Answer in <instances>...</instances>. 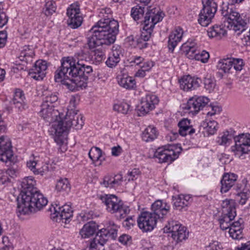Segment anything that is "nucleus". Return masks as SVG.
<instances>
[{
    "label": "nucleus",
    "instance_id": "obj_51",
    "mask_svg": "<svg viewBox=\"0 0 250 250\" xmlns=\"http://www.w3.org/2000/svg\"><path fill=\"white\" fill-rule=\"evenodd\" d=\"M39 158L37 157L30 158L26 163L27 167L35 174L37 167L40 166Z\"/></svg>",
    "mask_w": 250,
    "mask_h": 250
},
{
    "label": "nucleus",
    "instance_id": "obj_59",
    "mask_svg": "<svg viewBox=\"0 0 250 250\" xmlns=\"http://www.w3.org/2000/svg\"><path fill=\"white\" fill-rule=\"evenodd\" d=\"M206 126L205 127L208 128V131L210 133H214V131L216 130L217 123L214 121H209L208 122L207 119H206Z\"/></svg>",
    "mask_w": 250,
    "mask_h": 250
},
{
    "label": "nucleus",
    "instance_id": "obj_39",
    "mask_svg": "<svg viewBox=\"0 0 250 250\" xmlns=\"http://www.w3.org/2000/svg\"><path fill=\"white\" fill-rule=\"evenodd\" d=\"M121 180V175H116L114 177L107 175L104 178L101 185L106 188H113L118 186L120 184Z\"/></svg>",
    "mask_w": 250,
    "mask_h": 250
},
{
    "label": "nucleus",
    "instance_id": "obj_19",
    "mask_svg": "<svg viewBox=\"0 0 250 250\" xmlns=\"http://www.w3.org/2000/svg\"><path fill=\"white\" fill-rule=\"evenodd\" d=\"M201 82L202 81L199 78L192 77L189 75L184 76L179 80L181 89L186 91L196 89L200 87Z\"/></svg>",
    "mask_w": 250,
    "mask_h": 250
},
{
    "label": "nucleus",
    "instance_id": "obj_58",
    "mask_svg": "<svg viewBox=\"0 0 250 250\" xmlns=\"http://www.w3.org/2000/svg\"><path fill=\"white\" fill-rule=\"evenodd\" d=\"M140 174V171L138 169L134 168L131 171H128L127 177L128 181H133L137 179Z\"/></svg>",
    "mask_w": 250,
    "mask_h": 250
},
{
    "label": "nucleus",
    "instance_id": "obj_25",
    "mask_svg": "<svg viewBox=\"0 0 250 250\" xmlns=\"http://www.w3.org/2000/svg\"><path fill=\"white\" fill-rule=\"evenodd\" d=\"M238 176L233 173H225L222 177L220 181V191L222 193H225L229 191L235 185Z\"/></svg>",
    "mask_w": 250,
    "mask_h": 250
},
{
    "label": "nucleus",
    "instance_id": "obj_17",
    "mask_svg": "<svg viewBox=\"0 0 250 250\" xmlns=\"http://www.w3.org/2000/svg\"><path fill=\"white\" fill-rule=\"evenodd\" d=\"M209 102V99L205 96H194L189 99L184 107L189 113H197Z\"/></svg>",
    "mask_w": 250,
    "mask_h": 250
},
{
    "label": "nucleus",
    "instance_id": "obj_20",
    "mask_svg": "<svg viewBox=\"0 0 250 250\" xmlns=\"http://www.w3.org/2000/svg\"><path fill=\"white\" fill-rule=\"evenodd\" d=\"M47 68V63L46 61L38 60L30 69L29 74L31 78L35 80H42L46 75Z\"/></svg>",
    "mask_w": 250,
    "mask_h": 250
},
{
    "label": "nucleus",
    "instance_id": "obj_31",
    "mask_svg": "<svg viewBox=\"0 0 250 250\" xmlns=\"http://www.w3.org/2000/svg\"><path fill=\"white\" fill-rule=\"evenodd\" d=\"M78 110L76 109V100L75 97L72 96L70 99L69 105L67 107V111L64 115L66 119L75 120L78 118V120L83 119L81 115L78 114Z\"/></svg>",
    "mask_w": 250,
    "mask_h": 250
},
{
    "label": "nucleus",
    "instance_id": "obj_42",
    "mask_svg": "<svg viewBox=\"0 0 250 250\" xmlns=\"http://www.w3.org/2000/svg\"><path fill=\"white\" fill-rule=\"evenodd\" d=\"M223 213H231L236 212L235 202L234 200L226 199L221 203Z\"/></svg>",
    "mask_w": 250,
    "mask_h": 250
},
{
    "label": "nucleus",
    "instance_id": "obj_36",
    "mask_svg": "<svg viewBox=\"0 0 250 250\" xmlns=\"http://www.w3.org/2000/svg\"><path fill=\"white\" fill-rule=\"evenodd\" d=\"M25 96L23 92L20 89H16L14 92L13 97L11 101V104L20 110H22L25 105Z\"/></svg>",
    "mask_w": 250,
    "mask_h": 250
},
{
    "label": "nucleus",
    "instance_id": "obj_7",
    "mask_svg": "<svg viewBox=\"0 0 250 250\" xmlns=\"http://www.w3.org/2000/svg\"><path fill=\"white\" fill-rule=\"evenodd\" d=\"M118 227L113 222L106 229H100L95 238L84 248V250H104L103 247L108 240L115 239L117 236Z\"/></svg>",
    "mask_w": 250,
    "mask_h": 250
},
{
    "label": "nucleus",
    "instance_id": "obj_43",
    "mask_svg": "<svg viewBox=\"0 0 250 250\" xmlns=\"http://www.w3.org/2000/svg\"><path fill=\"white\" fill-rule=\"evenodd\" d=\"M230 58L220 60L217 63V68L225 73H230L232 69V63Z\"/></svg>",
    "mask_w": 250,
    "mask_h": 250
},
{
    "label": "nucleus",
    "instance_id": "obj_30",
    "mask_svg": "<svg viewBox=\"0 0 250 250\" xmlns=\"http://www.w3.org/2000/svg\"><path fill=\"white\" fill-rule=\"evenodd\" d=\"M216 10L203 7L199 15L198 22L203 26H207L210 23Z\"/></svg>",
    "mask_w": 250,
    "mask_h": 250
},
{
    "label": "nucleus",
    "instance_id": "obj_32",
    "mask_svg": "<svg viewBox=\"0 0 250 250\" xmlns=\"http://www.w3.org/2000/svg\"><path fill=\"white\" fill-rule=\"evenodd\" d=\"M53 209L56 216H59L62 220L67 221L73 216V210L69 205L65 204L62 207L57 206Z\"/></svg>",
    "mask_w": 250,
    "mask_h": 250
},
{
    "label": "nucleus",
    "instance_id": "obj_9",
    "mask_svg": "<svg viewBox=\"0 0 250 250\" xmlns=\"http://www.w3.org/2000/svg\"><path fill=\"white\" fill-rule=\"evenodd\" d=\"M182 53L188 58L206 63L209 58L208 52L205 50L200 51L199 45L195 41H188L181 47Z\"/></svg>",
    "mask_w": 250,
    "mask_h": 250
},
{
    "label": "nucleus",
    "instance_id": "obj_12",
    "mask_svg": "<svg viewBox=\"0 0 250 250\" xmlns=\"http://www.w3.org/2000/svg\"><path fill=\"white\" fill-rule=\"evenodd\" d=\"M163 229L165 233H171V237L177 242L186 239L188 234L186 228L177 221H169Z\"/></svg>",
    "mask_w": 250,
    "mask_h": 250
},
{
    "label": "nucleus",
    "instance_id": "obj_15",
    "mask_svg": "<svg viewBox=\"0 0 250 250\" xmlns=\"http://www.w3.org/2000/svg\"><path fill=\"white\" fill-rule=\"evenodd\" d=\"M130 63L131 66H138L139 69L136 72L135 76L138 78H144L146 75V72L151 70L154 66V62L145 60L140 56H133L130 59Z\"/></svg>",
    "mask_w": 250,
    "mask_h": 250
},
{
    "label": "nucleus",
    "instance_id": "obj_6",
    "mask_svg": "<svg viewBox=\"0 0 250 250\" xmlns=\"http://www.w3.org/2000/svg\"><path fill=\"white\" fill-rule=\"evenodd\" d=\"M100 199L105 206L106 210L111 213H115L119 219L125 218L130 212L129 207L114 195L105 194L101 196Z\"/></svg>",
    "mask_w": 250,
    "mask_h": 250
},
{
    "label": "nucleus",
    "instance_id": "obj_48",
    "mask_svg": "<svg viewBox=\"0 0 250 250\" xmlns=\"http://www.w3.org/2000/svg\"><path fill=\"white\" fill-rule=\"evenodd\" d=\"M145 8L137 5L132 8L130 15L134 21H137L144 16Z\"/></svg>",
    "mask_w": 250,
    "mask_h": 250
},
{
    "label": "nucleus",
    "instance_id": "obj_16",
    "mask_svg": "<svg viewBox=\"0 0 250 250\" xmlns=\"http://www.w3.org/2000/svg\"><path fill=\"white\" fill-rule=\"evenodd\" d=\"M158 97L153 94H146L141 99L138 110L142 114H145L153 110L159 103Z\"/></svg>",
    "mask_w": 250,
    "mask_h": 250
},
{
    "label": "nucleus",
    "instance_id": "obj_29",
    "mask_svg": "<svg viewBox=\"0 0 250 250\" xmlns=\"http://www.w3.org/2000/svg\"><path fill=\"white\" fill-rule=\"evenodd\" d=\"M36 185V181L32 176L24 177L21 183V194L29 195L28 192L33 193L35 190H37L35 188Z\"/></svg>",
    "mask_w": 250,
    "mask_h": 250
},
{
    "label": "nucleus",
    "instance_id": "obj_50",
    "mask_svg": "<svg viewBox=\"0 0 250 250\" xmlns=\"http://www.w3.org/2000/svg\"><path fill=\"white\" fill-rule=\"evenodd\" d=\"M130 109V105L125 102L116 104L113 106V110L123 114H126Z\"/></svg>",
    "mask_w": 250,
    "mask_h": 250
},
{
    "label": "nucleus",
    "instance_id": "obj_14",
    "mask_svg": "<svg viewBox=\"0 0 250 250\" xmlns=\"http://www.w3.org/2000/svg\"><path fill=\"white\" fill-rule=\"evenodd\" d=\"M157 219L150 211H142L137 218L138 227L143 232L152 231L156 226Z\"/></svg>",
    "mask_w": 250,
    "mask_h": 250
},
{
    "label": "nucleus",
    "instance_id": "obj_54",
    "mask_svg": "<svg viewBox=\"0 0 250 250\" xmlns=\"http://www.w3.org/2000/svg\"><path fill=\"white\" fill-rule=\"evenodd\" d=\"M233 68L236 71H240L244 66V62L242 59L238 58H230Z\"/></svg>",
    "mask_w": 250,
    "mask_h": 250
},
{
    "label": "nucleus",
    "instance_id": "obj_35",
    "mask_svg": "<svg viewBox=\"0 0 250 250\" xmlns=\"http://www.w3.org/2000/svg\"><path fill=\"white\" fill-rule=\"evenodd\" d=\"M179 133L182 136L187 134H192L195 132V129L192 127L190 121L187 118L183 119L179 123Z\"/></svg>",
    "mask_w": 250,
    "mask_h": 250
},
{
    "label": "nucleus",
    "instance_id": "obj_4",
    "mask_svg": "<svg viewBox=\"0 0 250 250\" xmlns=\"http://www.w3.org/2000/svg\"><path fill=\"white\" fill-rule=\"evenodd\" d=\"M50 123H52L51 127L49 131L51 134L54 136L55 142L58 145L60 146L59 149L63 152L66 150L65 146L64 145L65 141L67 139V136L69 132V130L71 127H73L76 129H81L83 125L84 122L83 120H78V118L75 120L66 119L64 114L62 116V118H59V116L57 119H54Z\"/></svg>",
    "mask_w": 250,
    "mask_h": 250
},
{
    "label": "nucleus",
    "instance_id": "obj_47",
    "mask_svg": "<svg viewBox=\"0 0 250 250\" xmlns=\"http://www.w3.org/2000/svg\"><path fill=\"white\" fill-rule=\"evenodd\" d=\"M34 55L33 50L29 46H24L19 57L21 61H28Z\"/></svg>",
    "mask_w": 250,
    "mask_h": 250
},
{
    "label": "nucleus",
    "instance_id": "obj_52",
    "mask_svg": "<svg viewBox=\"0 0 250 250\" xmlns=\"http://www.w3.org/2000/svg\"><path fill=\"white\" fill-rule=\"evenodd\" d=\"M44 95L45 96L43 98L42 103L48 105L47 103L50 102L56 105L58 100V96L56 93L47 92L44 94Z\"/></svg>",
    "mask_w": 250,
    "mask_h": 250
},
{
    "label": "nucleus",
    "instance_id": "obj_34",
    "mask_svg": "<svg viewBox=\"0 0 250 250\" xmlns=\"http://www.w3.org/2000/svg\"><path fill=\"white\" fill-rule=\"evenodd\" d=\"M98 229V225L95 222L90 221L83 225L80 234L83 238H88L94 235Z\"/></svg>",
    "mask_w": 250,
    "mask_h": 250
},
{
    "label": "nucleus",
    "instance_id": "obj_62",
    "mask_svg": "<svg viewBox=\"0 0 250 250\" xmlns=\"http://www.w3.org/2000/svg\"><path fill=\"white\" fill-rule=\"evenodd\" d=\"M48 171V167L47 165L44 164L43 166L41 167L40 165L39 167H37V170L35 173L36 175H43L46 174V172Z\"/></svg>",
    "mask_w": 250,
    "mask_h": 250
},
{
    "label": "nucleus",
    "instance_id": "obj_24",
    "mask_svg": "<svg viewBox=\"0 0 250 250\" xmlns=\"http://www.w3.org/2000/svg\"><path fill=\"white\" fill-rule=\"evenodd\" d=\"M31 198L28 195L21 194V200H18L17 214L19 217L28 214L33 209Z\"/></svg>",
    "mask_w": 250,
    "mask_h": 250
},
{
    "label": "nucleus",
    "instance_id": "obj_11",
    "mask_svg": "<svg viewBox=\"0 0 250 250\" xmlns=\"http://www.w3.org/2000/svg\"><path fill=\"white\" fill-rule=\"evenodd\" d=\"M235 145L231 147L235 157L244 158V155L250 151V134L242 133L233 138Z\"/></svg>",
    "mask_w": 250,
    "mask_h": 250
},
{
    "label": "nucleus",
    "instance_id": "obj_28",
    "mask_svg": "<svg viewBox=\"0 0 250 250\" xmlns=\"http://www.w3.org/2000/svg\"><path fill=\"white\" fill-rule=\"evenodd\" d=\"M30 198H31V203H32L33 208H36L38 209H41L45 207L48 203V200L42 194L37 190L33 193L28 192Z\"/></svg>",
    "mask_w": 250,
    "mask_h": 250
},
{
    "label": "nucleus",
    "instance_id": "obj_44",
    "mask_svg": "<svg viewBox=\"0 0 250 250\" xmlns=\"http://www.w3.org/2000/svg\"><path fill=\"white\" fill-rule=\"evenodd\" d=\"M71 188L70 184L66 178L60 179L56 185V189L60 192H68Z\"/></svg>",
    "mask_w": 250,
    "mask_h": 250
},
{
    "label": "nucleus",
    "instance_id": "obj_46",
    "mask_svg": "<svg viewBox=\"0 0 250 250\" xmlns=\"http://www.w3.org/2000/svg\"><path fill=\"white\" fill-rule=\"evenodd\" d=\"M57 5L55 2L52 0L46 1L43 9V12L46 16L52 15L56 12Z\"/></svg>",
    "mask_w": 250,
    "mask_h": 250
},
{
    "label": "nucleus",
    "instance_id": "obj_53",
    "mask_svg": "<svg viewBox=\"0 0 250 250\" xmlns=\"http://www.w3.org/2000/svg\"><path fill=\"white\" fill-rule=\"evenodd\" d=\"M105 58V54L101 50H96L92 57V61L96 65L100 64Z\"/></svg>",
    "mask_w": 250,
    "mask_h": 250
},
{
    "label": "nucleus",
    "instance_id": "obj_2",
    "mask_svg": "<svg viewBox=\"0 0 250 250\" xmlns=\"http://www.w3.org/2000/svg\"><path fill=\"white\" fill-rule=\"evenodd\" d=\"M110 8L99 10L98 21L89 30L87 35V45L90 49H94L103 45L113 44L119 32V23L114 20H111Z\"/></svg>",
    "mask_w": 250,
    "mask_h": 250
},
{
    "label": "nucleus",
    "instance_id": "obj_26",
    "mask_svg": "<svg viewBox=\"0 0 250 250\" xmlns=\"http://www.w3.org/2000/svg\"><path fill=\"white\" fill-rule=\"evenodd\" d=\"M121 47L119 45H113L105 62L106 65L109 68L115 67L121 60Z\"/></svg>",
    "mask_w": 250,
    "mask_h": 250
},
{
    "label": "nucleus",
    "instance_id": "obj_45",
    "mask_svg": "<svg viewBox=\"0 0 250 250\" xmlns=\"http://www.w3.org/2000/svg\"><path fill=\"white\" fill-rule=\"evenodd\" d=\"M233 138V135L229 131H225L220 134L217 142L220 145L228 146L230 144Z\"/></svg>",
    "mask_w": 250,
    "mask_h": 250
},
{
    "label": "nucleus",
    "instance_id": "obj_13",
    "mask_svg": "<svg viewBox=\"0 0 250 250\" xmlns=\"http://www.w3.org/2000/svg\"><path fill=\"white\" fill-rule=\"evenodd\" d=\"M67 25L73 29L80 27L83 21V17L78 2L70 4L67 8Z\"/></svg>",
    "mask_w": 250,
    "mask_h": 250
},
{
    "label": "nucleus",
    "instance_id": "obj_63",
    "mask_svg": "<svg viewBox=\"0 0 250 250\" xmlns=\"http://www.w3.org/2000/svg\"><path fill=\"white\" fill-rule=\"evenodd\" d=\"M125 218V220L123 222V225L127 228H130L131 226H133L135 220L133 218V217L131 216L128 217L126 216Z\"/></svg>",
    "mask_w": 250,
    "mask_h": 250
},
{
    "label": "nucleus",
    "instance_id": "obj_27",
    "mask_svg": "<svg viewBox=\"0 0 250 250\" xmlns=\"http://www.w3.org/2000/svg\"><path fill=\"white\" fill-rule=\"evenodd\" d=\"M184 31L180 27H176L169 36L168 41V47L173 52L174 48L180 42L183 38Z\"/></svg>",
    "mask_w": 250,
    "mask_h": 250
},
{
    "label": "nucleus",
    "instance_id": "obj_22",
    "mask_svg": "<svg viewBox=\"0 0 250 250\" xmlns=\"http://www.w3.org/2000/svg\"><path fill=\"white\" fill-rule=\"evenodd\" d=\"M173 206L180 211H186L192 202V198L189 194H181L172 196Z\"/></svg>",
    "mask_w": 250,
    "mask_h": 250
},
{
    "label": "nucleus",
    "instance_id": "obj_49",
    "mask_svg": "<svg viewBox=\"0 0 250 250\" xmlns=\"http://www.w3.org/2000/svg\"><path fill=\"white\" fill-rule=\"evenodd\" d=\"M204 87L208 92L214 90L216 86V81L214 78L210 75H207L204 80Z\"/></svg>",
    "mask_w": 250,
    "mask_h": 250
},
{
    "label": "nucleus",
    "instance_id": "obj_40",
    "mask_svg": "<svg viewBox=\"0 0 250 250\" xmlns=\"http://www.w3.org/2000/svg\"><path fill=\"white\" fill-rule=\"evenodd\" d=\"M158 136V132L156 128L151 125L147 127L142 133V139L146 142H151L155 140Z\"/></svg>",
    "mask_w": 250,
    "mask_h": 250
},
{
    "label": "nucleus",
    "instance_id": "obj_56",
    "mask_svg": "<svg viewBox=\"0 0 250 250\" xmlns=\"http://www.w3.org/2000/svg\"><path fill=\"white\" fill-rule=\"evenodd\" d=\"M205 250H222V246L219 242L212 241L206 246Z\"/></svg>",
    "mask_w": 250,
    "mask_h": 250
},
{
    "label": "nucleus",
    "instance_id": "obj_5",
    "mask_svg": "<svg viewBox=\"0 0 250 250\" xmlns=\"http://www.w3.org/2000/svg\"><path fill=\"white\" fill-rule=\"evenodd\" d=\"M228 2H223L220 7L222 15L226 17L224 26L234 31L237 35L240 34L246 29V22L240 17L239 13L229 9Z\"/></svg>",
    "mask_w": 250,
    "mask_h": 250
},
{
    "label": "nucleus",
    "instance_id": "obj_21",
    "mask_svg": "<svg viewBox=\"0 0 250 250\" xmlns=\"http://www.w3.org/2000/svg\"><path fill=\"white\" fill-rule=\"evenodd\" d=\"M170 208V206L166 202L158 200L152 204L151 212L155 214L157 219L161 220L166 217Z\"/></svg>",
    "mask_w": 250,
    "mask_h": 250
},
{
    "label": "nucleus",
    "instance_id": "obj_55",
    "mask_svg": "<svg viewBox=\"0 0 250 250\" xmlns=\"http://www.w3.org/2000/svg\"><path fill=\"white\" fill-rule=\"evenodd\" d=\"M203 7L209 8L212 10H216L217 4L216 0H202Z\"/></svg>",
    "mask_w": 250,
    "mask_h": 250
},
{
    "label": "nucleus",
    "instance_id": "obj_8",
    "mask_svg": "<svg viewBox=\"0 0 250 250\" xmlns=\"http://www.w3.org/2000/svg\"><path fill=\"white\" fill-rule=\"evenodd\" d=\"M236 215V212L223 213L219 221L222 229L226 230L229 229V236L233 239L240 240L243 237L242 233L243 221L242 219H239L237 221L231 223V221L234 218Z\"/></svg>",
    "mask_w": 250,
    "mask_h": 250
},
{
    "label": "nucleus",
    "instance_id": "obj_64",
    "mask_svg": "<svg viewBox=\"0 0 250 250\" xmlns=\"http://www.w3.org/2000/svg\"><path fill=\"white\" fill-rule=\"evenodd\" d=\"M122 152V148L119 146H113L111 148V154L113 156H119L121 154Z\"/></svg>",
    "mask_w": 250,
    "mask_h": 250
},
{
    "label": "nucleus",
    "instance_id": "obj_41",
    "mask_svg": "<svg viewBox=\"0 0 250 250\" xmlns=\"http://www.w3.org/2000/svg\"><path fill=\"white\" fill-rule=\"evenodd\" d=\"M227 33L223 25H216L209 28L208 31V35L209 38H221Z\"/></svg>",
    "mask_w": 250,
    "mask_h": 250
},
{
    "label": "nucleus",
    "instance_id": "obj_18",
    "mask_svg": "<svg viewBox=\"0 0 250 250\" xmlns=\"http://www.w3.org/2000/svg\"><path fill=\"white\" fill-rule=\"evenodd\" d=\"M13 156L12 145L10 139L7 136L0 137V161L6 163L11 161Z\"/></svg>",
    "mask_w": 250,
    "mask_h": 250
},
{
    "label": "nucleus",
    "instance_id": "obj_61",
    "mask_svg": "<svg viewBox=\"0 0 250 250\" xmlns=\"http://www.w3.org/2000/svg\"><path fill=\"white\" fill-rule=\"evenodd\" d=\"M7 39V32L5 31H0V48L5 46Z\"/></svg>",
    "mask_w": 250,
    "mask_h": 250
},
{
    "label": "nucleus",
    "instance_id": "obj_23",
    "mask_svg": "<svg viewBox=\"0 0 250 250\" xmlns=\"http://www.w3.org/2000/svg\"><path fill=\"white\" fill-rule=\"evenodd\" d=\"M39 115L44 120L51 123L54 119L62 118L63 113H60L58 110H55L49 107V105L42 103L41 105V110L39 111Z\"/></svg>",
    "mask_w": 250,
    "mask_h": 250
},
{
    "label": "nucleus",
    "instance_id": "obj_60",
    "mask_svg": "<svg viewBox=\"0 0 250 250\" xmlns=\"http://www.w3.org/2000/svg\"><path fill=\"white\" fill-rule=\"evenodd\" d=\"M119 241L125 245H129L131 243V237L127 234H123L120 236Z\"/></svg>",
    "mask_w": 250,
    "mask_h": 250
},
{
    "label": "nucleus",
    "instance_id": "obj_57",
    "mask_svg": "<svg viewBox=\"0 0 250 250\" xmlns=\"http://www.w3.org/2000/svg\"><path fill=\"white\" fill-rule=\"evenodd\" d=\"M208 111L207 113V117H211L216 114L219 113L221 109L218 106L210 105L208 107Z\"/></svg>",
    "mask_w": 250,
    "mask_h": 250
},
{
    "label": "nucleus",
    "instance_id": "obj_33",
    "mask_svg": "<svg viewBox=\"0 0 250 250\" xmlns=\"http://www.w3.org/2000/svg\"><path fill=\"white\" fill-rule=\"evenodd\" d=\"M118 83L122 87L126 89H133L136 87V82L134 78L126 74L119 75Z\"/></svg>",
    "mask_w": 250,
    "mask_h": 250
},
{
    "label": "nucleus",
    "instance_id": "obj_37",
    "mask_svg": "<svg viewBox=\"0 0 250 250\" xmlns=\"http://www.w3.org/2000/svg\"><path fill=\"white\" fill-rule=\"evenodd\" d=\"M242 182L245 187L243 188V191L236 195V198L239 204L243 205L245 204L250 196V184L248 183L245 179L243 180Z\"/></svg>",
    "mask_w": 250,
    "mask_h": 250
},
{
    "label": "nucleus",
    "instance_id": "obj_1",
    "mask_svg": "<svg viewBox=\"0 0 250 250\" xmlns=\"http://www.w3.org/2000/svg\"><path fill=\"white\" fill-rule=\"evenodd\" d=\"M83 59V56L80 54L77 60L72 57L62 58L61 66L54 77L56 82H61L71 91L85 87L88 75L93 72V69L91 66L81 62Z\"/></svg>",
    "mask_w": 250,
    "mask_h": 250
},
{
    "label": "nucleus",
    "instance_id": "obj_3",
    "mask_svg": "<svg viewBox=\"0 0 250 250\" xmlns=\"http://www.w3.org/2000/svg\"><path fill=\"white\" fill-rule=\"evenodd\" d=\"M164 15L158 8L149 7L145 17L143 30L140 35L135 38L130 36L127 39V41H131L130 45L140 49L147 47L146 42L150 39L155 25L162 20Z\"/></svg>",
    "mask_w": 250,
    "mask_h": 250
},
{
    "label": "nucleus",
    "instance_id": "obj_38",
    "mask_svg": "<svg viewBox=\"0 0 250 250\" xmlns=\"http://www.w3.org/2000/svg\"><path fill=\"white\" fill-rule=\"evenodd\" d=\"M89 157L93 163L100 165L104 160L102 150L98 147H92L88 153Z\"/></svg>",
    "mask_w": 250,
    "mask_h": 250
},
{
    "label": "nucleus",
    "instance_id": "obj_10",
    "mask_svg": "<svg viewBox=\"0 0 250 250\" xmlns=\"http://www.w3.org/2000/svg\"><path fill=\"white\" fill-rule=\"evenodd\" d=\"M181 150V147L174 145L163 146L156 150L154 157L160 163H171L178 158Z\"/></svg>",
    "mask_w": 250,
    "mask_h": 250
}]
</instances>
